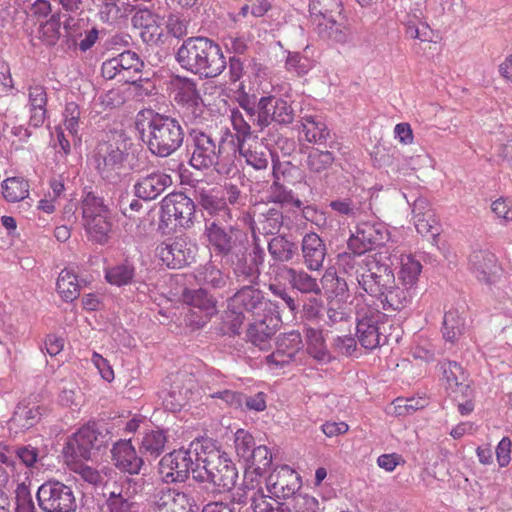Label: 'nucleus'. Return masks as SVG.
I'll return each mask as SVG.
<instances>
[{"instance_id":"obj_1","label":"nucleus","mask_w":512,"mask_h":512,"mask_svg":"<svg viewBox=\"0 0 512 512\" xmlns=\"http://www.w3.org/2000/svg\"><path fill=\"white\" fill-rule=\"evenodd\" d=\"M179 65L202 79L216 78L227 67L226 58L218 43L203 37H189L176 53Z\"/></svg>"},{"instance_id":"obj_2","label":"nucleus","mask_w":512,"mask_h":512,"mask_svg":"<svg viewBox=\"0 0 512 512\" xmlns=\"http://www.w3.org/2000/svg\"><path fill=\"white\" fill-rule=\"evenodd\" d=\"M147 128L142 139L149 151L158 157H168L177 151L184 141V130L176 118L148 110Z\"/></svg>"},{"instance_id":"obj_3","label":"nucleus","mask_w":512,"mask_h":512,"mask_svg":"<svg viewBox=\"0 0 512 512\" xmlns=\"http://www.w3.org/2000/svg\"><path fill=\"white\" fill-rule=\"evenodd\" d=\"M272 302L252 285H245L228 299L225 323L233 334H239L244 321L273 311Z\"/></svg>"},{"instance_id":"obj_4","label":"nucleus","mask_w":512,"mask_h":512,"mask_svg":"<svg viewBox=\"0 0 512 512\" xmlns=\"http://www.w3.org/2000/svg\"><path fill=\"white\" fill-rule=\"evenodd\" d=\"M226 139L214 137L199 129H191L188 133L187 153L189 164L196 170L214 168L220 175H229L231 169L220 162Z\"/></svg>"},{"instance_id":"obj_5","label":"nucleus","mask_w":512,"mask_h":512,"mask_svg":"<svg viewBox=\"0 0 512 512\" xmlns=\"http://www.w3.org/2000/svg\"><path fill=\"white\" fill-rule=\"evenodd\" d=\"M106 138L97 144L93 157L102 178L114 182L119 178L117 171L123 167L129 156L128 138L117 132L107 134Z\"/></svg>"},{"instance_id":"obj_6","label":"nucleus","mask_w":512,"mask_h":512,"mask_svg":"<svg viewBox=\"0 0 512 512\" xmlns=\"http://www.w3.org/2000/svg\"><path fill=\"white\" fill-rule=\"evenodd\" d=\"M245 232L232 226H222L214 219L205 220L204 235L217 255H221L225 263L233 270L235 262L245 244Z\"/></svg>"},{"instance_id":"obj_7","label":"nucleus","mask_w":512,"mask_h":512,"mask_svg":"<svg viewBox=\"0 0 512 512\" xmlns=\"http://www.w3.org/2000/svg\"><path fill=\"white\" fill-rule=\"evenodd\" d=\"M144 62L137 53L127 50L115 57L105 60L101 66L102 76L107 80L129 83L140 87Z\"/></svg>"},{"instance_id":"obj_8","label":"nucleus","mask_w":512,"mask_h":512,"mask_svg":"<svg viewBox=\"0 0 512 512\" xmlns=\"http://www.w3.org/2000/svg\"><path fill=\"white\" fill-rule=\"evenodd\" d=\"M37 500L45 512H75L78 507L72 487L58 480L44 482L38 488Z\"/></svg>"},{"instance_id":"obj_9","label":"nucleus","mask_w":512,"mask_h":512,"mask_svg":"<svg viewBox=\"0 0 512 512\" xmlns=\"http://www.w3.org/2000/svg\"><path fill=\"white\" fill-rule=\"evenodd\" d=\"M194 215L193 200L182 192L170 193L161 202V223L170 229L190 227Z\"/></svg>"},{"instance_id":"obj_10","label":"nucleus","mask_w":512,"mask_h":512,"mask_svg":"<svg viewBox=\"0 0 512 512\" xmlns=\"http://www.w3.org/2000/svg\"><path fill=\"white\" fill-rule=\"evenodd\" d=\"M259 128H266L272 122L288 125L293 122L295 111L288 101L276 96H262L254 113Z\"/></svg>"},{"instance_id":"obj_11","label":"nucleus","mask_w":512,"mask_h":512,"mask_svg":"<svg viewBox=\"0 0 512 512\" xmlns=\"http://www.w3.org/2000/svg\"><path fill=\"white\" fill-rule=\"evenodd\" d=\"M253 249L252 252L249 250V239L245 234V244L243 243V249L238 256V262H235L233 268V274L237 281L255 283L260 276L259 266L263 264L265 259V252L259 243V239L253 232Z\"/></svg>"},{"instance_id":"obj_12","label":"nucleus","mask_w":512,"mask_h":512,"mask_svg":"<svg viewBox=\"0 0 512 512\" xmlns=\"http://www.w3.org/2000/svg\"><path fill=\"white\" fill-rule=\"evenodd\" d=\"M197 247L186 237L168 239L156 248V254L167 267L181 268L192 263Z\"/></svg>"},{"instance_id":"obj_13","label":"nucleus","mask_w":512,"mask_h":512,"mask_svg":"<svg viewBox=\"0 0 512 512\" xmlns=\"http://www.w3.org/2000/svg\"><path fill=\"white\" fill-rule=\"evenodd\" d=\"M387 238L388 231L382 223L362 222L349 238L347 249L356 254H364L374 247L382 246Z\"/></svg>"},{"instance_id":"obj_14","label":"nucleus","mask_w":512,"mask_h":512,"mask_svg":"<svg viewBox=\"0 0 512 512\" xmlns=\"http://www.w3.org/2000/svg\"><path fill=\"white\" fill-rule=\"evenodd\" d=\"M194 470V460L189 449L174 450L159 463V472L166 483L184 482L190 471Z\"/></svg>"},{"instance_id":"obj_15","label":"nucleus","mask_w":512,"mask_h":512,"mask_svg":"<svg viewBox=\"0 0 512 512\" xmlns=\"http://www.w3.org/2000/svg\"><path fill=\"white\" fill-rule=\"evenodd\" d=\"M162 22L163 17L147 7L136 8L131 18L132 26L141 30L140 37L149 46L164 44L165 34Z\"/></svg>"},{"instance_id":"obj_16","label":"nucleus","mask_w":512,"mask_h":512,"mask_svg":"<svg viewBox=\"0 0 512 512\" xmlns=\"http://www.w3.org/2000/svg\"><path fill=\"white\" fill-rule=\"evenodd\" d=\"M383 317V314L369 310L357 320L356 335L363 348L373 350L388 342L387 336L382 332L384 326L380 323Z\"/></svg>"},{"instance_id":"obj_17","label":"nucleus","mask_w":512,"mask_h":512,"mask_svg":"<svg viewBox=\"0 0 512 512\" xmlns=\"http://www.w3.org/2000/svg\"><path fill=\"white\" fill-rule=\"evenodd\" d=\"M280 319L273 311L252 319L246 331V340L260 350L271 347L273 336L278 330Z\"/></svg>"},{"instance_id":"obj_18","label":"nucleus","mask_w":512,"mask_h":512,"mask_svg":"<svg viewBox=\"0 0 512 512\" xmlns=\"http://www.w3.org/2000/svg\"><path fill=\"white\" fill-rule=\"evenodd\" d=\"M194 499L186 492L163 488L159 490L154 501V512H194Z\"/></svg>"},{"instance_id":"obj_19","label":"nucleus","mask_w":512,"mask_h":512,"mask_svg":"<svg viewBox=\"0 0 512 512\" xmlns=\"http://www.w3.org/2000/svg\"><path fill=\"white\" fill-rule=\"evenodd\" d=\"M172 185L170 175L153 171L151 173L140 175L134 184V194L136 197L151 201L161 195L168 187Z\"/></svg>"},{"instance_id":"obj_20","label":"nucleus","mask_w":512,"mask_h":512,"mask_svg":"<svg viewBox=\"0 0 512 512\" xmlns=\"http://www.w3.org/2000/svg\"><path fill=\"white\" fill-rule=\"evenodd\" d=\"M298 474L287 465L274 469L266 479V488L273 496L288 497L299 488Z\"/></svg>"},{"instance_id":"obj_21","label":"nucleus","mask_w":512,"mask_h":512,"mask_svg":"<svg viewBox=\"0 0 512 512\" xmlns=\"http://www.w3.org/2000/svg\"><path fill=\"white\" fill-rule=\"evenodd\" d=\"M414 224L418 233L435 240L440 235V226L429 201L419 197L412 203Z\"/></svg>"},{"instance_id":"obj_22","label":"nucleus","mask_w":512,"mask_h":512,"mask_svg":"<svg viewBox=\"0 0 512 512\" xmlns=\"http://www.w3.org/2000/svg\"><path fill=\"white\" fill-rule=\"evenodd\" d=\"M303 341L300 332L292 330L280 334L276 340V350L267 356V362L275 365H284L294 360L302 350Z\"/></svg>"},{"instance_id":"obj_23","label":"nucleus","mask_w":512,"mask_h":512,"mask_svg":"<svg viewBox=\"0 0 512 512\" xmlns=\"http://www.w3.org/2000/svg\"><path fill=\"white\" fill-rule=\"evenodd\" d=\"M469 265L477 279L486 284L494 283L500 270L495 255L486 250L473 251L469 256Z\"/></svg>"},{"instance_id":"obj_24","label":"nucleus","mask_w":512,"mask_h":512,"mask_svg":"<svg viewBox=\"0 0 512 512\" xmlns=\"http://www.w3.org/2000/svg\"><path fill=\"white\" fill-rule=\"evenodd\" d=\"M137 492V483L127 479L118 493L113 491L109 494L106 501L109 512H140L139 504L132 497Z\"/></svg>"},{"instance_id":"obj_25","label":"nucleus","mask_w":512,"mask_h":512,"mask_svg":"<svg viewBox=\"0 0 512 512\" xmlns=\"http://www.w3.org/2000/svg\"><path fill=\"white\" fill-rule=\"evenodd\" d=\"M205 471L210 482L223 490L231 489L237 479L236 468L226 454L213 462Z\"/></svg>"},{"instance_id":"obj_26","label":"nucleus","mask_w":512,"mask_h":512,"mask_svg":"<svg viewBox=\"0 0 512 512\" xmlns=\"http://www.w3.org/2000/svg\"><path fill=\"white\" fill-rule=\"evenodd\" d=\"M188 449L193 457L195 469L202 468L206 470L225 454L210 438L195 439L190 443Z\"/></svg>"},{"instance_id":"obj_27","label":"nucleus","mask_w":512,"mask_h":512,"mask_svg":"<svg viewBox=\"0 0 512 512\" xmlns=\"http://www.w3.org/2000/svg\"><path fill=\"white\" fill-rule=\"evenodd\" d=\"M99 447V433L91 426L80 428L68 442L67 449L82 459H89L93 449Z\"/></svg>"},{"instance_id":"obj_28","label":"nucleus","mask_w":512,"mask_h":512,"mask_svg":"<svg viewBox=\"0 0 512 512\" xmlns=\"http://www.w3.org/2000/svg\"><path fill=\"white\" fill-rule=\"evenodd\" d=\"M304 264L310 270H319L326 256V246L316 233H307L301 243Z\"/></svg>"},{"instance_id":"obj_29","label":"nucleus","mask_w":512,"mask_h":512,"mask_svg":"<svg viewBox=\"0 0 512 512\" xmlns=\"http://www.w3.org/2000/svg\"><path fill=\"white\" fill-rule=\"evenodd\" d=\"M112 455L115 465L130 474H138L143 465V460L137 455L130 440L117 442L112 449Z\"/></svg>"},{"instance_id":"obj_30","label":"nucleus","mask_w":512,"mask_h":512,"mask_svg":"<svg viewBox=\"0 0 512 512\" xmlns=\"http://www.w3.org/2000/svg\"><path fill=\"white\" fill-rule=\"evenodd\" d=\"M314 25L315 31L323 39L345 43L351 36V29L342 15L323 19Z\"/></svg>"},{"instance_id":"obj_31","label":"nucleus","mask_w":512,"mask_h":512,"mask_svg":"<svg viewBox=\"0 0 512 512\" xmlns=\"http://www.w3.org/2000/svg\"><path fill=\"white\" fill-rule=\"evenodd\" d=\"M239 153L245 158L248 165L257 170L266 169L274 156L270 148L258 140H253L248 144L239 143Z\"/></svg>"},{"instance_id":"obj_32","label":"nucleus","mask_w":512,"mask_h":512,"mask_svg":"<svg viewBox=\"0 0 512 512\" xmlns=\"http://www.w3.org/2000/svg\"><path fill=\"white\" fill-rule=\"evenodd\" d=\"M391 289H387L379 298L385 311L395 312L407 307L415 296V290L410 286L396 284L391 285Z\"/></svg>"},{"instance_id":"obj_33","label":"nucleus","mask_w":512,"mask_h":512,"mask_svg":"<svg viewBox=\"0 0 512 512\" xmlns=\"http://www.w3.org/2000/svg\"><path fill=\"white\" fill-rule=\"evenodd\" d=\"M47 92L41 85H31L28 88V105L30 108L29 124L35 128L41 127L47 118Z\"/></svg>"},{"instance_id":"obj_34","label":"nucleus","mask_w":512,"mask_h":512,"mask_svg":"<svg viewBox=\"0 0 512 512\" xmlns=\"http://www.w3.org/2000/svg\"><path fill=\"white\" fill-rule=\"evenodd\" d=\"M257 229L264 235L276 234L283 225V212L278 206L269 207L268 204L256 206Z\"/></svg>"},{"instance_id":"obj_35","label":"nucleus","mask_w":512,"mask_h":512,"mask_svg":"<svg viewBox=\"0 0 512 512\" xmlns=\"http://www.w3.org/2000/svg\"><path fill=\"white\" fill-rule=\"evenodd\" d=\"M366 270L357 275V278H369V276L394 274L392 270L393 262L389 251L381 248L374 254H369L363 260Z\"/></svg>"},{"instance_id":"obj_36","label":"nucleus","mask_w":512,"mask_h":512,"mask_svg":"<svg viewBox=\"0 0 512 512\" xmlns=\"http://www.w3.org/2000/svg\"><path fill=\"white\" fill-rule=\"evenodd\" d=\"M366 270L357 275V278H369V276L394 274L392 270L393 262L389 251L381 248L374 254H369L363 260Z\"/></svg>"},{"instance_id":"obj_37","label":"nucleus","mask_w":512,"mask_h":512,"mask_svg":"<svg viewBox=\"0 0 512 512\" xmlns=\"http://www.w3.org/2000/svg\"><path fill=\"white\" fill-rule=\"evenodd\" d=\"M327 150L319 148L312 149L307 157V167L311 173L322 174L326 172L335 161L334 150L340 149V144L331 141Z\"/></svg>"},{"instance_id":"obj_38","label":"nucleus","mask_w":512,"mask_h":512,"mask_svg":"<svg viewBox=\"0 0 512 512\" xmlns=\"http://www.w3.org/2000/svg\"><path fill=\"white\" fill-rule=\"evenodd\" d=\"M182 298L184 303L204 312L206 318L216 312V300L204 288L187 289L183 292Z\"/></svg>"},{"instance_id":"obj_39","label":"nucleus","mask_w":512,"mask_h":512,"mask_svg":"<svg viewBox=\"0 0 512 512\" xmlns=\"http://www.w3.org/2000/svg\"><path fill=\"white\" fill-rule=\"evenodd\" d=\"M268 252L273 260L286 263L297 255L298 246L285 236L278 235L268 242Z\"/></svg>"},{"instance_id":"obj_40","label":"nucleus","mask_w":512,"mask_h":512,"mask_svg":"<svg viewBox=\"0 0 512 512\" xmlns=\"http://www.w3.org/2000/svg\"><path fill=\"white\" fill-rule=\"evenodd\" d=\"M136 276L134 264L128 260L117 263L105 271V278L108 283L118 287L130 285Z\"/></svg>"},{"instance_id":"obj_41","label":"nucleus","mask_w":512,"mask_h":512,"mask_svg":"<svg viewBox=\"0 0 512 512\" xmlns=\"http://www.w3.org/2000/svg\"><path fill=\"white\" fill-rule=\"evenodd\" d=\"M250 500L254 512H292L288 503L278 500L273 495L264 494L263 490L250 495Z\"/></svg>"},{"instance_id":"obj_42","label":"nucleus","mask_w":512,"mask_h":512,"mask_svg":"<svg viewBox=\"0 0 512 512\" xmlns=\"http://www.w3.org/2000/svg\"><path fill=\"white\" fill-rule=\"evenodd\" d=\"M307 352L315 360L329 362L332 356L326 347L322 331L316 328L306 329Z\"/></svg>"},{"instance_id":"obj_43","label":"nucleus","mask_w":512,"mask_h":512,"mask_svg":"<svg viewBox=\"0 0 512 512\" xmlns=\"http://www.w3.org/2000/svg\"><path fill=\"white\" fill-rule=\"evenodd\" d=\"M421 271L422 265L419 260L412 255H401L398 272V280L401 285L410 286L415 290Z\"/></svg>"},{"instance_id":"obj_44","label":"nucleus","mask_w":512,"mask_h":512,"mask_svg":"<svg viewBox=\"0 0 512 512\" xmlns=\"http://www.w3.org/2000/svg\"><path fill=\"white\" fill-rule=\"evenodd\" d=\"M309 12L313 24H316L329 17H340L342 3L340 0H310Z\"/></svg>"},{"instance_id":"obj_45","label":"nucleus","mask_w":512,"mask_h":512,"mask_svg":"<svg viewBox=\"0 0 512 512\" xmlns=\"http://www.w3.org/2000/svg\"><path fill=\"white\" fill-rule=\"evenodd\" d=\"M195 193L199 205L210 215H216L222 211H226V200L214 189L196 187Z\"/></svg>"},{"instance_id":"obj_46","label":"nucleus","mask_w":512,"mask_h":512,"mask_svg":"<svg viewBox=\"0 0 512 512\" xmlns=\"http://www.w3.org/2000/svg\"><path fill=\"white\" fill-rule=\"evenodd\" d=\"M289 275V283L292 288L304 294H320L321 288L316 278L312 277L303 270H295L293 268H285Z\"/></svg>"},{"instance_id":"obj_47","label":"nucleus","mask_w":512,"mask_h":512,"mask_svg":"<svg viewBox=\"0 0 512 512\" xmlns=\"http://www.w3.org/2000/svg\"><path fill=\"white\" fill-rule=\"evenodd\" d=\"M83 225L93 241L99 244L107 242L111 231L109 214H100L98 218L83 219Z\"/></svg>"},{"instance_id":"obj_48","label":"nucleus","mask_w":512,"mask_h":512,"mask_svg":"<svg viewBox=\"0 0 512 512\" xmlns=\"http://www.w3.org/2000/svg\"><path fill=\"white\" fill-rule=\"evenodd\" d=\"M361 288L371 296L378 299L387 289H391L396 281L394 274L369 276V278H357Z\"/></svg>"},{"instance_id":"obj_49","label":"nucleus","mask_w":512,"mask_h":512,"mask_svg":"<svg viewBox=\"0 0 512 512\" xmlns=\"http://www.w3.org/2000/svg\"><path fill=\"white\" fill-rule=\"evenodd\" d=\"M40 416L39 406L20 403L11 418V423L22 430H27L40 420Z\"/></svg>"},{"instance_id":"obj_50","label":"nucleus","mask_w":512,"mask_h":512,"mask_svg":"<svg viewBox=\"0 0 512 512\" xmlns=\"http://www.w3.org/2000/svg\"><path fill=\"white\" fill-rule=\"evenodd\" d=\"M465 329V319L457 310H449L443 319L442 333L446 341L456 342Z\"/></svg>"},{"instance_id":"obj_51","label":"nucleus","mask_w":512,"mask_h":512,"mask_svg":"<svg viewBox=\"0 0 512 512\" xmlns=\"http://www.w3.org/2000/svg\"><path fill=\"white\" fill-rule=\"evenodd\" d=\"M234 109L231 112V121L233 128L240 134L243 138L251 136L253 133H259L264 130V128H259L258 124H256L257 118L254 114H248L247 111H243Z\"/></svg>"},{"instance_id":"obj_52","label":"nucleus","mask_w":512,"mask_h":512,"mask_svg":"<svg viewBox=\"0 0 512 512\" xmlns=\"http://www.w3.org/2000/svg\"><path fill=\"white\" fill-rule=\"evenodd\" d=\"M268 202L273 203V206L282 207L283 205H292L300 208L302 202L294 196L292 190L287 189L283 184L274 180L268 190Z\"/></svg>"},{"instance_id":"obj_53","label":"nucleus","mask_w":512,"mask_h":512,"mask_svg":"<svg viewBox=\"0 0 512 512\" xmlns=\"http://www.w3.org/2000/svg\"><path fill=\"white\" fill-rule=\"evenodd\" d=\"M303 120L302 127L306 140L317 145H324L330 137L325 123L316 121L312 116H307Z\"/></svg>"},{"instance_id":"obj_54","label":"nucleus","mask_w":512,"mask_h":512,"mask_svg":"<svg viewBox=\"0 0 512 512\" xmlns=\"http://www.w3.org/2000/svg\"><path fill=\"white\" fill-rule=\"evenodd\" d=\"M166 435L161 430L146 431L141 439L140 450L151 456L158 457L165 448Z\"/></svg>"},{"instance_id":"obj_55","label":"nucleus","mask_w":512,"mask_h":512,"mask_svg":"<svg viewBox=\"0 0 512 512\" xmlns=\"http://www.w3.org/2000/svg\"><path fill=\"white\" fill-rule=\"evenodd\" d=\"M351 318V309L345 303L336 299L329 302L322 321L332 327L342 322H348Z\"/></svg>"},{"instance_id":"obj_56","label":"nucleus","mask_w":512,"mask_h":512,"mask_svg":"<svg viewBox=\"0 0 512 512\" xmlns=\"http://www.w3.org/2000/svg\"><path fill=\"white\" fill-rule=\"evenodd\" d=\"M28 183L20 177L7 178L2 182L4 198L9 202H18L28 195Z\"/></svg>"},{"instance_id":"obj_57","label":"nucleus","mask_w":512,"mask_h":512,"mask_svg":"<svg viewBox=\"0 0 512 512\" xmlns=\"http://www.w3.org/2000/svg\"><path fill=\"white\" fill-rule=\"evenodd\" d=\"M57 291L65 301H73L79 295L77 277L69 270H62L57 279Z\"/></svg>"},{"instance_id":"obj_58","label":"nucleus","mask_w":512,"mask_h":512,"mask_svg":"<svg viewBox=\"0 0 512 512\" xmlns=\"http://www.w3.org/2000/svg\"><path fill=\"white\" fill-rule=\"evenodd\" d=\"M245 466L254 469V471H267L272 464V454L267 446H257L244 460Z\"/></svg>"},{"instance_id":"obj_59","label":"nucleus","mask_w":512,"mask_h":512,"mask_svg":"<svg viewBox=\"0 0 512 512\" xmlns=\"http://www.w3.org/2000/svg\"><path fill=\"white\" fill-rule=\"evenodd\" d=\"M441 380L448 384H463L468 380V374L464 368L455 361H448L439 365Z\"/></svg>"},{"instance_id":"obj_60","label":"nucleus","mask_w":512,"mask_h":512,"mask_svg":"<svg viewBox=\"0 0 512 512\" xmlns=\"http://www.w3.org/2000/svg\"><path fill=\"white\" fill-rule=\"evenodd\" d=\"M100 214H109L108 207L104 204V200L92 192L87 193L82 200V218H98Z\"/></svg>"},{"instance_id":"obj_61","label":"nucleus","mask_w":512,"mask_h":512,"mask_svg":"<svg viewBox=\"0 0 512 512\" xmlns=\"http://www.w3.org/2000/svg\"><path fill=\"white\" fill-rule=\"evenodd\" d=\"M179 106V113L186 124H199L204 120L205 105L203 100H195Z\"/></svg>"},{"instance_id":"obj_62","label":"nucleus","mask_w":512,"mask_h":512,"mask_svg":"<svg viewBox=\"0 0 512 512\" xmlns=\"http://www.w3.org/2000/svg\"><path fill=\"white\" fill-rule=\"evenodd\" d=\"M202 99L196 88V83L190 78H178L175 101L178 105Z\"/></svg>"},{"instance_id":"obj_63","label":"nucleus","mask_w":512,"mask_h":512,"mask_svg":"<svg viewBox=\"0 0 512 512\" xmlns=\"http://www.w3.org/2000/svg\"><path fill=\"white\" fill-rule=\"evenodd\" d=\"M61 19L60 14H53L51 18L41 25L39 34L46 45L53 46L57 43L61 36Z\"/></svg>"},{"instance_id":"obj_64","label":"nucleus","mask_w":512,"mask_h":512,"mask_svg":"<svg viewBox=\"0 0 512 512\" xmlns=\"http://www.w3.org/2000/svg\"><path fill=\"white\" fill-rule=\"evenodd\" d=\"M234 445L237 456L243 461L246 460L257 447L255 446L253 435L244 429H238L235 432Z\"/></svg>"}]
</instances>
